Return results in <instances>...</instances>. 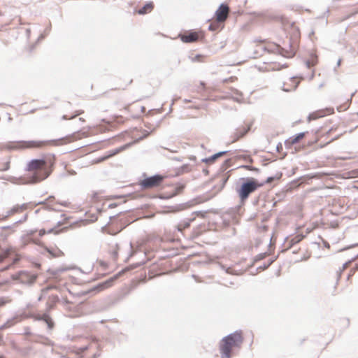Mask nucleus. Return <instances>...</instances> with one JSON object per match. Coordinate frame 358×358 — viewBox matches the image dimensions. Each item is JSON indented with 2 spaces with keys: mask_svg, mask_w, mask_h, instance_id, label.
<instances>
[{
  "mask_svg": "<svg viewBox=\"0 0 358 358\" xmlns=\"http://www.w3.org/2000/svg\"><path fill=\"white\" fill-rule=\"evenodd\" d=\"M124 122V120H121L120 121L115 120L114 122H103L93 128L84 127L79 131L58 139L48 141L31 140L10 142L7 145V147L10 150H22L26 149H42L47 147L63 146L92 135L113 131L116 129L117 124H122Z\"/></svg>",
  "mask_w": 358,
  "mask_h": 358,
  "instance_id": "1",
  "label": "nucleus"
},
{
  "mask_svg": "<svg viewBox=\"0 0 358 358\" xmlns=\"http://www.w3.org/2000/svg\"><path fill=\"white\" fill-rule=\"evenodd\" d=\"M56 163L54 154H47L40 159L30 160L26 166V173L20 178L22 184H36L48 178L52 173Z\"/></svg>",
  "mask_w": 358,
  "mask_h": 358,
  "instance_id": "2",
  "label": "nucleus"
},
{
  "mask_svg": "<svg viewBox=\"0 0 358 358\" xmlns=\"http://www.w3.org/2000/svg\"><path fill=\"white\" fill-rule=\"evenodd\" d=\"M243 342L241 331H236L223 338L220 343L221 358H231L233 351L240 348Z\"/></svg>",
  "mask_w": 358,
  "mask_h": 358,
  "instance_id": "3",
  "label": "nucleus"
},
{
  "mask_svg": "<svg viewBox=\"0 0 358 358\" xmlns=\"http://www.w3.org/2000/svg\"><path fill=\"white\" fill-rule=\"evenodd\" d=\"M253 43L257 45L265 44V50H267L268 51L277 52L283 57L287 58L294 57L299 48V43L297 41L289 43L288 45L284 43L283 47H280L275 43H268L266 40L261 39H255Z\"/></svg>",
  "mask_w": 358,
  "mask_h": 358,
  "instance_id": "4",
  "label": "nucleus"
},
{
  "mask_svg": "<svg viewBox=\"0 0 358 358\" xmlns=\"http://www.w3.org/2000/svg\"><path fill=\"white\" fill-rule=\"evenodd\" d=\"M264 183L259 182L254 178H249L243 182L237 190L238 196L242 202L248 199L250 194L255 192L258 188L262 187Z\"/></svg>",
  "mask_w": 358,
  "mask_h": 358,
  "instance_id": "5",
  "label": "nucleus"
},
{
  "mask_svg": "<svg viewBox=\"0 0 358 358\" xmlns=\"http://www.w3.org/2000/svg\"><path fill=\"white\" fill-rule=\"evenodd\" d=\"M256 66L259 71L262 72L280 71L286 67L285 64H282L273 58H268L266 61L258 64Z\"/></svg>",
  "mask_w": 358,
  "mask_h": 358,
  "instance_id": "6",
  "label": "nucleus"
},
{
  "mask_svg": "<svg viewBox=\"0 0 358 358\" xmlns=\"http://www.w3.org/2000/svg\"><path fill=\"white\" fill-rule=\"evenodd\" d=\"M165 176L161 175H155L151 177L145 178L140 182V185L143 189H151L159 187L163 182Z\"/></svg>",
  "mask_w": 358,
  "mask_h": 358,
  "instance_id": "7",
  "label": "nucleus"
},
{
  "mask_svg": "<svg viewBox=\"0 0 358 358\" xmlns=\"http://www.w3.org/2000/svg\"><path fill=\"white\" fill-rule=\"evenodd\" d=\"M334 113V108L329 107L324 109H320L311 113L308 117V121L315 120L327 115H331Z\"/></svg>",
  "mask_w": 358,
  "mask_h": 358,
  "instance_id": "8",
  "label": "nucleus"
},
{
  "mask_svg": "<svg viewBox=\"0 0 358 358\" xmlns=\"http://www.w3.org/2000/svg\"><path fill=\"white\" fill-rule=\"evenodd\" d=\"M309 134L308 131L301 132L287 138L285 145L287 148H292L294 145L300 143L302 140Z\"/></svg>",
  "mask_w": 358,
  "mask_h": 358,
  "instance_id": "9",
  "label": "nucleus"
},
{
  "mask_svg": "<svg viewBox=\"0 0 358 358\" xmlns=\"http://www.w3.org/2000/svg\"><path fill=\"white\" fill-rule=\"evenodd\" d=\"M229 13V7L226 4H221L215 12L216 20L221 22H224Z\"/></svg>",
  "mask_w": 358,
  "mask_h": 358,
  "instance_id": "10",
  "label": "nucleus"
},
{
  "mask_svg": "<svg viewBox=\"0 0 358 358\" xmlns=\"http://www.w3.org/2000/svg\"><path fill=\"white\" fill-rule=\"evenodd\" d=\"M300 80L296 77L288 78L284 81L282 90L285 92L294 90L299 85Z\"/></svg>",
  "mask_w": 358,
  "mask_h": 358,
  "instance_id": "11",
  "label": "nucleus"
},
{
  "mask_svg": "<svg viewBox=\"0 0 358 358\" xmlns=\"http://www.w3.org/2000/svg\"><path fill=\"white\" fill-rule=\"evenodd\" d=\"M250 129V125H243L239 127L236 131L233 134L231 142L234 143L243 138Z\"/></svg>",
  "mask_w": 358,
  "mask_h": 358,
  "instance_id": "12",
  "label": "nucleus"
},
{
  "mask_svg": "<svg viewBox=\"0 0 358 358\" xmlns=\"http://www.w3.org/2000/svg\"><path fill=\"white\" fill-rule=\"evenodd\" d=\"M199 34L195 31H186L179 35L180 38L184 43H192L199 39Z\"/></svg>",
  "mask_w": 358,
  "mask_h": 358,
  "instance_id": "13",
  "label": "nucleus"
},
{
  "mask_svg": "<svg viewBox=\"0 0 358 358\" xmlns=\"http://www.w3.org/2000/svg\"><path fill=\"white\" fill-rule=\"evenodd\" d=\"M31 317H33L36 320L44 321L47 324V325L50 329H52L54 327L55 323L52 321V318L47 313H44L42 315L41 314H34L31 315Z\"/></svg>",
  "mask_w": 358,
  "mask_h": 358,
  "instance_id": "14",
  "label": "nucleus"
},
{
  "mask_svg": "<svg viewBox=\"0 0 358 358\" xmlns=\"http://www.w3.org/2000/svg\"><path fill=\"white\" fill-rule=\"evenodd\" d=\"M128 147H129V145H125L121 146L118 148H116L113 150H110L107 152V154L106 155H104L103 157H102L99 159H98L97 162H101L104 160H106V159H109L110 157H112L117 155L118 153L122 152Z\"/></svg>",
  "mask_w": 358,
  "mask_h": 358,
  "instance_id": "15",
  "label": "nucleus"
},
{
  "mask_svg": "<svg viewBox=\"0 0 358 358\" xmlns=\"http://www.w3.org/2000/svg\"><path fill=\"white\" fill-rule=\"evenodd\" d=\"M108 252L111 255L113 259H116L118 255L119 247L117 243H112L108 245Z\"/></svg>",
  "mask_w": 358,
  "mask_h": 358,
  "instance_id": "16",
  "label": "nucleus"
},
{
  "mask_svg": "<svg viewBox=\"0 0 358 358\" xmlns=\"http://www.w3.org/2000/svg\"><path fill=\"white\" fill-rule=\"evenodd\" d=\"M154 8V4L152 2L146 3L143 8L138 10V13L140 15H144L150 13Z\"/></svg>",
  "mask_w": 358,
  "mask_h": 358,
  "instance_id": "17",
  "label": "nucleus"
},
{
  "mask_svg": "<svg viewBox=\"0 0 358 358\" xmlns=\"http://www.w3.org/2000/svg\"><path fill=\"white\" fill-rule=\"evenodd\" d=\"M15 250L13 248H8L6 249L1 256V259L7 258L10 257L11 255H15L16 258L15 259V261L19 260L20 259V256L19 255L15 254Z\"/></svg>",
  "mask_w": 358,
  "mask_h": 358,
  "instance_id": "18",
  "label": "nucleus"
},
{
  "mask_svg": "<svg viewBox=\"0 0 358 358\" xmlns=\"http://www.w3.org/2000/svg\"><path fill=\"white\" fill-rule=\"evenodd\" d=\"M223 22H219L217 20L212 22L209 25V29L211 31H220L223 28Z\"/></svg>",
  "mask_w": 358,
  "mask_h": 358,
  "instance_id": "19",
  "label": "nucleus"
},
{
  "mask_svg": "<svg viewBox=\"0 0 358 358\" xmlns=\"http://www.w3.org/2000/svg\"><path fill=\"white\" fill-rule=\"evenodd\" d=\"M225 152H219V153H217L215 155H214L213 156L209 157V158H206L205 159H203V162H205L206 164H212L213 163L218 157L222 156L223 155H224Z\"/></svg>",
  "mask_w": 358,
  "mask_h": 358,
  "instance_id": "20",
  "label": "nucleus"
},
{
  "mask_svg": "<svg viewBox=\"0 0 358 358\" xmlns=\"http://www.w3.org/2000/svg\"><path fill=\"white\" fill-rule=\"evenodd\" d=\"M321 137H322V136L320 134V131H317L314 134L313 139L311 141H309L307 143V146H311V145L318 143L320 141V139Z\"/></svg>",
  "mask_w": 358,
  "mask_h": 358,
  "instance_id": "21",
  "label": "nucleus"
},
{
  "mask_svg": "<svg viewBox=\"0 0 358 358\" xmlns=\"http://www.w3.org/2000/svg\"><path fill=\"white\" fill-rule=\"evenodd\" d=\"M29 203H23L22 205H16L15 206H14L13 210L15 212H20L21 213V212L24 211L27 208H29Z\"/></svg>",
  "mask_w": 358,
  "mask_h": 358,
  "instance_id": "22",
  "label": "nucleus"
},
{
  "mask_svg": "<svg viewBox=\"0 0 358 358\" xmlns=\"http://www.w3.org/2000/svg\"><path fill=\"white\" fill-rule=\"evenodd\" d=\"M49 300L51 301L52 304L49 305L48 310H50L54 306V305L58 301L59 299L57 296H52L49 298Z\"/></svg>",
  "mask_w": 358,
  "mask_h": 358,
  "instance_id": "23",
  "label": "nucleus"
},
{
  "mask_svg": "<svg viewBox=\"0 0 358 358\" xmlns=\"http://www.w3.org/2000/svg\"><path fill=\"white\" fill-rule=\"evenodd\" d=\"M303 238V236H301V235H299V236H296V237H294L291 241L293 243H298L299 241H301Z\"/></svg>",
  "mask_w": 358,
  "mask_h": 358,
  "instance_id": "24",
  "label": "nucleus"
},
{
  "mask_svg": "<svg viewBox=\"0 0 358 358\" xmlns=\"http://www.w3.org/2000/svg\"><path fill=\"white\" fill-rule=\"evenodd\" d=\"M100 196L98 193H94L93 195H92V201L96 202V201H100Z\"/></svg>",
  "mask_w": 358,
  "mask_h": 358,
  "instance_id": "25",
  "label": "nucleus"
},
{
  "mask_svg": "<svg viewBox=\"0 0 358 358\" xmlns=\"http://www.w3.org/2000/svg\"><path fill=\"white\" fill-rule=\"evenodd\" d=\"M52 231H53V229H50L48 231H47V233H52ZM45 234H46V231L45 229H41L38 233L39 236H41L45 235Z\"/></svg>",
  "mask_w": 358,
  "mask_h": 358,
  "instance_id": "26",
  "label": "nucleus"
},
{
  "mask_svg": "<svg viewBox=\"0 0 358 358\" xmlns=\"http://www.w3.org/2000/svg\"><path fill=\"white\" fill-rule=\"evenodd\" d=\"M9 166H10V161H8L6 163V165H5V167L3 168V170H8L9 169Z\"/></svg>",
  "mask_w": 358,
  "mask_h": 358,
  "instance_id": "27",
  "label": "nucleus"
},
{
  "mask_svg": "<svg viewBox=\"0 0 358 358\" xmlns=\"http://www.w3.org/2000/svg\"><path fill=\"white\" fill-rule=\"evenodd\" d=\"M273 180V178L272 177H269L267 178V180H266V183H270Z\"/></svg>",
  "mask_w": 358,
  "mask_h": 358,
  "instance_id": "28",
  "label": "nucleus"
},
{
  "mask_svg": "<svg viewBox=\"0 0 358 358\" xmlns=\"http://www.w3.org/2000/svg\"><path fill=\"white\" fill-rule=\"evenodd\" d=\"M46 250H47L49 253L52 254L53 256H55V257H56V256H57V255H56V254H54V253H53V252H52L50 249L46 248Z\"/></svg>",
  "mask_w": 358,
  "mask_h": 358,
  "instance_id": "29",
  "label": "nucleus"
},
{
  "mask_svg": "<svg viewBox=\"0 0 358 358\" xmlns=\"http://www.w3.org/2000/svg\"><path fill=\"white\" fill-rule=\"evenodd\" d=\"M331 141V140H329V141H327L326 143H323L322 145H321V147H323V146H324V145H325L326 144L329 143Z\"/></svg>",
  "mask_w": 358,
  "mask_h": 358,
  "instance_id": "30",
  "label": "nucleus"
},
{
  "mask_svg": "<svg viewBox=\"0 0 358 358\" xmlns=\"http://www.w3.org/2000/svg\"><path fill=\"white\" fill-rule=\"evenodd\" d=\"M354 273H355V271H350V274H349V275H348V279H349L352 275H354Z\"/></svg>",
  "mask_w": 358,
  "mask_h": 358,
  "instance_id": "31",
  "label": "nucleus"
},
{
  "mask_svg": "<svg viewBox=\"0 0 358 358\" xmlns=\"http://www.w3.org/2000/svg\"><path fill=\"white\" fill-rule=\"evenodd\" d=\"M78 120L82 123L85 122V120L82 117H80Z\"/></svg>",
  "mask_w": 358,
  "mask_h": 358,
  "instance_id": "32",
  "label": "nucleus"
},
{
  "mask_svg": "<svg viewBox=\"0 0 358 358\" xmlns=\"http://www.w3.org/2000/svg\"><path fill=\"white\" fill-rule=\"evenodd\" d=\"M305 147H306V146H305V145H303V147H301V148H299V149H297L296 148H295V150H300L301 149H303V148H305Z\"/></svg>",
  "mask_w": 358,
  "mask_h": 358,
  "instance_id": "33",
  "label": "nucleus"
},
{
  "mask_svg": "<svg viewBox=\"0 0 358 358\" xmlns=\"http://www.w3.org/2000/svg\"><path fill=\"white\" fill-rule=\"evenodd\" d=\"M127 86V84L124 86H120V88L124 90Z\"/></svg>",
  "mask_w": 358,
  "mask_h": 358,
  "instance_id": "34",
  "label": "nucleus"
},
{
  "mask_svg": "<svg viewBox=\"0 0 358 358\" xmlns=\"http://www.w3.org/2000/svg\"><path fill=\"white\" fill-rule=\"evenodd\" d=\"M4 303H4L3 301H2L1 300H0V306H3V305H4Z\"/></svg>",
  "mask_w": 358,
  "mask_h": 358,
  "instance_id": "35",
  "label": "nucleus"
},
{
  "mask_svg": "<svg viewBox=\"0 0 358 358\" xmlns=\"http://www.w3.org/2000/svg\"><path fill=\"white\" fill-rule=\"evenodd\" d=\"M87 347H85V348H81V349H80V350H81L82 352H83V351H85V350H87Z\"/></svg>",
  "mask_w": 358,
  "mask_h": 358,
  "instance_id": "36",
  "label": "nucleus"
},
{
  "mask_svg": "<svg viewBox=\"0 0 358 358\" xmlns=\"http://www.w3.org/2000/svg\"><path fill=\"white\" fill-rule=\"evenodd\" d=\"M63 118H64V119H65V120H67V119H68V118H67V117H66V115H64Z\"/></svg>",
  "mask_w": 358,
  "mask_h": 358,
  "instance_id": "37",
  "label": "nucleus"
},
{
  "mask_svg": "<svg viewBox=\"0 0 358 358\" xmlns=\"http://www.w3.org/2000/svg\"><path fill=\"white\" fill-rule=\"evenodd\" d=\"M131 81H132L131 80H129L128 81V84L131 83Z\"/></svg>",
  "mask_w": 358,
  "mask_h": 358,
  "instance_id": "38",
  "label": "nucleus"
}]
</instances>
